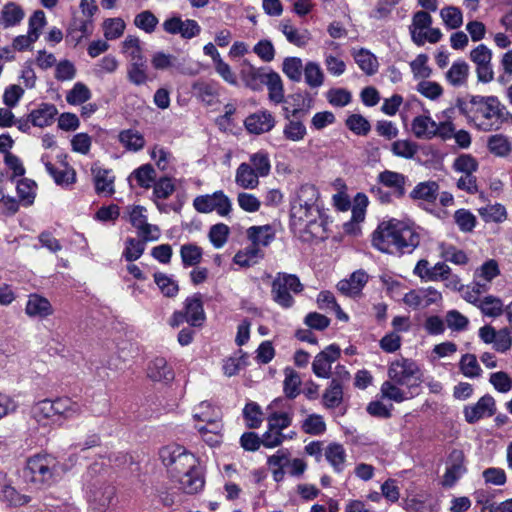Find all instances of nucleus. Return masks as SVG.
<instances>
[{"instance_id": "obj_1", "label": "nucleus", "mask_w": 512, "mask_h": 512, "mask_svg": "<svg viewBox=\"0 0 512 512\" xmlns=\"http://www.w3.org/2000/svg\"><path fill=\"white\" fill-rule=\"evenodd\" d=\"M417 228L408 222L390 219L382 221L372 234V245L388 254H410L420 244Z\"/></svg>"}, {"instance_id": "obj_2", "label": "nucleus", "mask_w": 512, "mask_h": 512, "mask_svg": "<svg viewBox=\"0 0 512 512\" xmlns=\"http://www.w3.org/2000/svg\"><path fill=\"white\" fill-rule=\"evenodd\" d=\"M456 106L467 121L480 131L499 130L505 122V106L496 96L472 95L469 100L458 99Z\"/></svg>"}, {"instance_id": "obj_3", "label": "nucleus", "mask_w": 512, "mask_h": 512, "mask_svg": "<svg viewBox=\"0 0 512 512\" xmlns=\"http://www.w3.org/2000/svg\"><path fill=\"white\" fill-rule=\"evenodd\" d=\"M291 219L294 225L302 226L312 231L321 218L319 192L312 184H303L291 199Z\"/></svg>"}, {"instance_id": "obj_4", "label": "nucleus", "mask_w": 512, "mask_h": 512, "mask_svg": "<svg viewBox=\"0 0 512 512\" xmlns=\"http://www.w3.org/2000/svg\"><path fill=\"white\" fill-rule=\"evenodd\" d=\"M57 465V460L51 455L30 457L22 472L23 479L37 488L50 486L56 481Z\"/></svg>"}, {"instance_id": "obj_5", "label": "nucleus", "mask_w": 512, "mask_h": 512, "mask_svg": "<svg viewBox=\"0 0 512 512\" xmlns=\"http://www.w3.org/2000/svg\"><path fill=\"white\" fill-rule=\"evenodd\" d=\"M159 456L174 480L193 471L197 466L196 457L179 445H168L160 449Z\"/></svg>"}, {"instance_id": "obj_6", "label": "nucleus", "mask_w": 512, "mask_h": 512, "mask_svg": "<svg viewBox=\"0 0 512 512\" xmlns=\"http://www.w3.org/2000/svg\"><path fill=\"white\" fill-rule=\"evenodd\" d=\"M303 289L304 286L297 275L278 272L271 284V296L276 304L288 309L294 305L292 293H301Z\"/></svg>"}, {"instance_id": "obj_7", "label": "nucleus", "mask_w": 512, "mask_h": 512, "mask_svg": "<svg viewBox=\"0 0 512 512\" xmlns=\"http://www.w3.org/2000/svg\"><path fill=\"white\" fill-rule=\"evenodd\" d=\"M193 206L200 213L216 211L220 216H227L232 210L231 200L222 190L197 196L193 200Z\"/></svg>"}, {"instance_id": "obj_8", "label": "nucleus", "mask_w": 512, "mask_h": 512, "mask_svg": "<svg viewBox=\"0 0 512 512\" xmlns=\"http://www.w3.org/2000/svg\"><path fill=\"white\" fill-rule=\"evenodd\" d=\"M442 300V294L433 287L413 289L403 296V303L414 309H425Z\"/></svg>"}, {"instance_id": "obj_9", "label": "nucleus", "mask_w": 512, "mask_h": 512, "mask_svg": "<svg viewBox=\"0 0 512 512\" xmlns=\"http://www.w3.org/2000/svg\"><path fill=\"white\" fill-rule=\"evenodd\" d=\"M419 372L420 368L414 360L401 357L391 362L387 373L389 379L400 385H408Z\"/></svg>"}, {"instance_id": "obj_10", "label": "nucleus", "mask_w": 512, "mask_h": 512, "mask_svg": "<svg viewBox=\"0 0 512 512\" xmlns=\"http://www.w3.org/2000/svg\"><path fill=\"white\" fill-rule=\"evenodd\" d=\"M162 26L166 33L172 35L179 34L185 39L194 38L201 32V27L197 21L193 19L182 20L179 16H173L166 19Z\"/></svg>"}, {"instance_id": "obj_11", "label": "nucleus", "mask_w": 512, "mask_h": 512, "mask_svg": "<svg viewBox=\"0 0 512 512\" xmlns=\"http://www.w3.org/2000/svg\"><path fill=\"white\" fill-rule=\"evenodd\" d=\"M94 31V19H83L79 16H73L66 33V41L77 46L84 40H87Z\"/></svg>"}, {"instance_id": "obj_12", "label": "nucleus", "mask_w": 512, "mask_h": 512, "mask_svg": "<svg viewBox=\"0 0 512 512\" xmlns=\"http://www.w3.org/2000/svg\"><path fill=\"white\" fill-rule=\"evenodd\" d=\"M495 412V400L489 394L482 396L475 404L466 406L463 411L465 420L469 424H474L485 417H491Z\"/></svg>"}, {"instance_id": "obj_13", "label": "nucleus", "mask_w": 512, "mask_h": 512, "mask_svg": "<svg viewBox=\"0 0 512 512\" xmlns=\"http://www.w3.org/2000/svg\"><path fill=\"white\" fill-rule=\"evenodd\" d=\"M340 348L335 344L329 345L325 350L318 353L312 363V371L319 378H329L331 365L340 357Z\"/></svg>"}, {"instance_id": "obj_14", "label": "nucleus", "mask_w": 512, "mask_h": 512, "mask_svg": "<svg viewBox=\"0 0 512 512\" xmlns=\"http://www.w3.org/2000/svg\"><path fill=\"white\" fill-rule=\"evenodd\" d=\"M407 182V176L391 170H384L377 176V183L388 188L396 199H401L405 196Z\"/></svg>"}, {"instance_id": "obj_15", "label": "nucleus", "mask_w": 512, "mask_h": 512, "mask_svg": "<svg viewBox=\"0 0 512 512\" xmlns=\"http://www.w3.org/2000/svg\"><path fill=\"white\" fill-rule=\"evenodd\" d=\"M245 128L252 134H263L275 126V118L268 110H261L249 115L244 121Z\"/></svg>"}, {"instance_id": "obj_16", "label": "nucleus", "mask_w": 512, "mask_h": 512, "mask_svg": "<svg viewBox=\"0 0 512 512\" xmlns=\"http://www.w3.org/2000/svg\"><path fill=\"white\" fill-rule=\"evenodd\" d=\"M184 314L186 316V322L191 326L200 327L203 325L206 315L201 294L196 293L186 298L184 302Z\"/></svg>"}, {"instance_id": "obj_17", "label": "nucleus", "mask_w": 512, "mask_h": 512, "mask_svg": "<svg viewBox=\"0 0 512 512\" xmlns=\"http://www.w3.org/2000/svg\"><path fill=\"white\" fill-rule=\"evenodd\" d=\"M465 472L464 456L461 451L454 450L450 454V461L443 476L442 485L452 487Z\"/></svg>"}, {"instance_id": "obj_18", "label": "nucleus", "mask_w": 512, "mask_h": 512, "mask_svg": "<svg viewBox=\"0 0 512 512\" xmlns=\"http://www.w3.org/2000/svg\"><path fill=\"white\" fill-rule=\"evenodd\" d=\"M58 110L54 104L41 103L29 112L34 127L44 128L54 123Z\"/></svg>"}, {"instance_id": "obj_19", "label": "nucleus", "mask_w": 512, "mask_h": 512, "mask_svg": "<svg viewBox=\"0 0 512 512\" xmlns=\"http://www.w3.org/2000/svg\"><path fill=\"white\" fill-rule=\"evenodd\" d=\"M193 418L199 422L198 424L204 423L206 426L222 423L221 410L208 401H202L194 408Z\"/></svg>"}, {"instance_id": "obj_20", "label": "nucleus", "mask_w": 512, "mask_h": 512, "mask_svg": "<svg viewBox=\"0 0 512 512\" xmlns=\"http://www.w3.org/2000/svg\"><path fill=\"white\" fill-rule=\"evenodd\" d=\"M259 176L246 162H242L235 170V184L243 190H254L260 185Z\"/></svg>"}, {"instance_id": "obj_21", "label": "nucleus", "mask_w": 512, "mask_h": 512, "mask_svg": "<svg viewBox=\"0 0 512 512\" xmlns=\"http://www.w3.org/2000/svg\"><path fill=\"white\" fill-rule=\"evenodd\" d=\"M411 130L418 139L430 140L437 136V123L428 115L416 116L411 124Z\"/></svg>"}, {"instance_id": "obj_22", "label": "nucleus", "mask_w": 512, "mask_h": 512, "mask_svg": "<svg viewBox=\"0 0 512 512\" xmlns=\"http://www.w3.org/2000/svg\"><path fill=\"white\" fill-rule=\"evenodd\" d=\"M367 280L368 275L364 271L358 270L353 272L348 279L339 281L337 288L344 295L355 296L361 292Z\"/></svg>"}, {"instance_id": "obj_23", "label": "nucleus", "mask_w": 512, "mask_h": 512, "mask_svg": "<svg viewBox=\"0 0 512 512\" xmlns=\"http://www.w3.org/2000/svg\"><path fill=\"white\" fill-rule=\"evenodd\" d=\"M25 17L23 8L15 2H7L0 10V26L4 29L19 25Z\"/></svg>"}, {"instance_id": "obj_24", "label": "nucleus", "mask_w": 512, "mask_h": 512, "mask_svg": "<svg viewBox=\"0 0 512 512\" xmlns=\"http://www.w3.org/2000/svg\"><path fill=\"white\" fill-rule=\"evenodd\" d=\"M439 196V184L435 181H424L418 183L410 192L409 197L420 200L427 204H434Z\"/></svg>"}, {"instance_id": "obj_25", "label": "nucleus", "mask_w": 512, "mask_h": 512, "mask_svg": "<svg viewBox=\"0 0 512 512\" xmlns=\"http://www.w3.org/2000/svg\"><path fill=\"white\" fill-rule=\"evenodd\" d=\"M147 375L153 381H171L174 378V371L165 358L156 357L150 361Z\"/></svg>"}, {"instance_id": "obj_26", "label": "nucleus", "mask_w": 512, "mask_h": 512, "mask_svg": "<svg viewBox=\"0 0 512 512\" xmlns=\"http://www.w3.org/2000/svg\"><path fill=\"white\" fill-rule=\"evenodd\" d=\"M324 456L334 472L341 473L344 471L347 454L343 445L335 442L328 444L324 449Z\"/></svg>"}, {"instance_id": "obj_27", "label": "nucleus", "mask_w": 512, "mask_h": 512, "mask_svg": "<svg viewBox=\"0 0 512 512\" xmlns=\"http://www.w3.org/2000/svg\"><path fill=\"white\" fill-rule=\"evenodd\" d=\"M25 312L30 317L45 318L53 314V308L46 298L32 294L27 301Z\"/></svg>"}, {"instance_id": "obj_28", "label": "nucleus", "mask_w": 512, "mask_h": 512, "mask_svg": "<svg viewBox=\"0 0 512 512\" xmlns=\"http://www.w3.org/2000/svg\"><path fill=\"white\" fill-rule=\"evenodd\" d=\"M153 193L152 200L156 204L159 211H164V205L159 200L168 199L175 191V185L171 177H160L156 179L152 185Z\"/></svg>"}, {"instance_id": "obj_29", "label": "nucleus", "mask_w": 512, "mask_h": 512, "mask_svg": "<svg viewBox=\"0 0 512 512\" xmlns=\"http://www.w3.org/2000/svg\"><path fill=\"white\" fill-rule=\"evenodd\" d=\"M280 30L289 43L298 47L306 46L311 39L310 32L307 29H297L290 20H283L280 23Z\"/></svg>"}, {"instance_id": "obj_30", "label": "nucleus", "mask_w": 512, "mask_h": 512, "mask_svg": "<svg viewBox=\"0 0 512 512\" xmlns=\"http://www.w3.org/2000/svg\"><path fill=\"white\" fill-rule=\"evenodd\" d=\"M176 481L179 483V489L187 494H195L204 487V478L198 466L193 471L180 476Z\"/></svg>"}, {"instance_id": "obj_31", "label": "nucleus", "mask_w": 512, "mask_h": 512, "mask_svg": "<svg viewBox=\"0 0 512 512\" xmlns=\"http://www.w3.org/2000/svg\"><path fill=\"white\" fill-rule=\"evenodd\" d=\"M56 419H74L82 413L81 405L70 398H58L52 401Z\"/></svg>"}, {"instance_id": "obj_32", "label": "nucleus", "mask_w": 512, "mask_h": 512, "mask_svg": "<svg viewBox=\"0 0 512 512\" xmlns=\"http://www.w3.org/2000/svg\"><path fill=\"white\" fill-rule=\"evenodd\" d=\"M31 415L36 422L43 426L56 421L55 410L52 401L49 399H44L34 404L31 408Z\"/></svg>"}, {"instance_id": "obj_33", "label": "nucleus", "mask_w": 512, "mask_h": 512, "mask_svg": "<svg viewBox=\"0 0 512 512\" xmlns=\"http://www.w3.org/2000/svg\"><path fill=\"white\" fill-rule=\"evenodd\" d=\"M352 56L359 68L367 75H374L378 71L379 63L374 54L369 50L361 48L353 50Z\"/></svg>"}, {"instance_id": "obj_34", "label": "nucleus", "mask_w": 512, "mask_h": 512, "mask_svg": "<svg viewBox=\"0 0 512 512\" xmlns=\"http://www.w3.org/2000/svg\"><path fill=\"white\" fill-rule=\"evenodd\" d=\"M247 237L252 245L268 246L275 238V233L270 225L252 226L247 230Z\"/></svg>"}, {"instance_id": "obj_35", "label": "nucleus", "mask_w": 512, "mask_h": 512, "mask_svg": "<svg viewBox=\"0 0 512 512\" xmlns=\"http://www.w3.org/2000/svg\"><path fill=\"white\" fill-rule=\"evenodd\" d=\"M42 161L45 165L46 171L54 179L55 183L60 186H68L76 181V172L72 167L65 166L64 170H58L49 161H45V157H42Z\"/></svg>"}, {"instance_id": "obj_36", "label": "nucleus", "mask_w": 512, "mask_h": 512, "mask_svg": "<svg viewBox=\"0 0 512 512\" xmlns=\"http://www.w3.org/2000/svg\"><path fill=\"white\" fill-rule=\"evenodd\" d=\"M469 76V65L463 61H455L446 72V80L454 87L465 85Z\"/></svg>"}, {"instance_id": "obj_37", "label": "nucleus", "mask_w": 512, "mask_h": 512, "mask_svg": "<svg viewBox=\"0 0 512 512\" xmlns=\"http://www.w3.org/2000/svg\"><path fill=\"white\" fill-rule=\"evenodd\" d=\"M263 257V251L259 247H256V245L251 244L245 249L238 251L233 261L241 267H250L257 264Z\"/></svg>"}, {"instance_id": "obj_38", "label": "nucleus", "mask_w": 512, "mask_h": 512, "mask_svg": "<svg viewBox=\"0 0 512 512\" xmlns=\"http://www.w3.org/2000/svg\"><path fill=\"white\" fill-rule=\"evenodd\" d=\"M259 176L267 177L271 172V161L267 151L259 150L249 155L246 162Z\"/></svg>"}, {"instance_id": "obj_39", "label": "nucleus", "mask_w": 512, "mask_h": 512, "mask_svg": "<svg viewBox=\"0 0 512 512\" xmlns=\"http://www.w3.org/2000/svg\"><path fill=\"white\" fill-rule=\"evenodd\" d=\"M264 84L269 91V100L279 104L284 100V87L280 75L277 72L269 71L265 76Z\"/></svg>"}, {"instance_id": "obj_40", "label": "nucleus", "mask_w": 512, "mask_h": 512, "mask_svg": "<svg viewBox=\"0 0 512 512\" xmlns=\"http://www.w3.org/2000/svg\"><path fill=\"white\" fill-rule=\"evenodd\" d=\"M114 179L111 171L98 169L95 171L94 184L98 194L112 195L114 193Z\"/></svg>"}, {"instance_id": "obj_41", "label": "nucleus", "mask_w": 512, "mask_h": 512, "mask_svg": "<svg viewBox=\"0 0 512 512\" xmlns=\"http://www.w3.org/2000/svg\"><path fill=\"white\" fill-rule=\"evenodd\" d=\"M283 391L287 398L294 399L300 394L301 378L298 372L292 368L284 370Z\"/></svg>"}, {"instance_id": "obj_42", "label": "nucleus", "mask_w": 512, "mask_h": 512, "mask_svg": "<svg viewBox=\"0 0 512 512\" xmlns=\"http://www.w3.org/2000/svg\"><path fill=\"white\" fill-rule=\"evenodd\" d=\"M120 143L129 151L137 152L145 146L144 136L137 130L127 129L119 134Z\"/></svg>"}, {"instance_id": "obj_43", "label": "nucleus", "mask_w": 512, "mask_h": 512, "mask_svg": "<svg viewBox=\"0 0 512 512\" xmlns=\"http://www.w3.org/2000/svg\"><path fill=\"white\" fill-rule=\"evenodd\" d=\"M400 386V384L388 378V380L382 383L380 388L382 397L397 403H401L409 399V393L406 390L400 388Z\"/></svg>"}, {"instance_id": "obj_44", "label": "nucleus", "mask_w": 512, "mask_h": 512, "mask_svg": "<svg viewBox=\"0 0 512 512\" xmlns=\"http://www.w3.org/2000/svg\"><path fill=\"white\" fill-rule=\"evenodd\" d=\"M144 189H150L156 181V170L151 164H143L135 169L131 176Z\"/></svg>"}, {"instance_id": "obj_45", "label": "nucleus", "mask_w": 512, "mask_h": 512, "mask_svg": "<svg viewBox=\"0 0 512 512\" xmlns=\"http://www.w3.org/2000/svg\"><path fill=\"white\" fill-rule=\"evenodd\" d=\"M180 256L184 267H194L202 261V249L193 243L184 244L180 247Z\"/></svg>"}, {"instance_id": "obj_46", "label": "nucleus", "mask_w": 512, "mask_h": 512, "mask_svg": "<svg viewBox=\"0 0 512 512\" xmlns=\"http://www.w3.org/2000/svg\"><path fill=\"white\" fill-rule=\"evenodd\" d=\"M303 75L310 88H318L324 83V73L317 62L309 61L304 66Z\"/></svg>"}, {"instance_id": "obj_47", "label": "nucleus", "mask_w": 512, "mask_h": 512, "mask_svg": "<svg viewBox=\"0 0 512 512\" xmlns=\"http://www.w3.org/2000/svg\"><path fill=\"white\" fill-rule=\"evenodd\" d=\"M478 213L481 216V218L487 223H502L507 218L506 208L499 203L481 207L478 209Z\"/></svg>"}, {"instance_id": "obj_48", "label": "nucleus", "mask_w": 512, "mask_h": 512, "mask_svg": "<svg viewBox=\"0 0 512 512\" xmlns=\"http://www.w3.org/2000/svg\"><path fill=\"white\" fill-rule=\"evenodd\" d=\"M343 390V386L336 382H330L322 396L323 405L329 409L340 406L343 401Z\"/></svg>"}, {"instance_id": "obj_49", "label": "nucleus", "mask_w": 512, "mask_h": 512, "mask_svg": "<svg viewBox=\"0 0 512 512\" xmlns=\"http://www.w3.org/2000/svg\"><path fill=\"white\" fill-rule=\"evenodd\" d=\"M304 66L302 60L298 57H286L282 63V71L288 79L293 82H300L303 75Z\"/></svg>"}, {"instance_id": "obj_50", "label": "nucleus", "mask_w": 512, "mask_h": 512, "mask_svg": "<svg viewBox=\"0 0 512 512\" xmlns=\"http://www.w3.org/2000/svg\"><path fill=\"white\" fill-rule=\"evenodd\" d=\"M195 428L201 435L202 439L210 446H216L221 442V432L223 430L222 423L206 426L196 424Z\"/></svg>"}, {"instance_id": "obj_51", "label": "nucleus", "mask_w": 512, "mask_h": 512, "mask_svg": "<svg viewBox=\"0 0 512 512\" xmlns=\"http://www.w3.org/2000/svg\"><path fill=\"white\" fill-rule=\"evenodd\" d=\"M439 249L441 257L447 262L456 265H465L468 262L466 253L451 244L441 243Z\"/></svg>"}, {"instance_id": "obj_52", "label": "nucleus", "mask_w": 512, "mask_h": 512, "mask_svg": "<svg viewBox=\"0 0 512 512\" xmlns=\"http://www.w3.org/2000/svg\"><path fill=\"white\" fill-rule=\"evenodd\" d=\"M92 96L88 86L82 82L74 84L71 90L66 94V101L70 105H81L87 102Z\"/></svg>"}, {"instance_id": "obj_53", "label": "nucleus", "mask_w": 512, "mask_h": 512, "mask_svg": "<svg viewBox=\"0 0 512 512\" xmlns=\"http://www.w3.org/2000/svg\"><path fill=\"white\" fill-rule=\"evenodd\" d=\"M418 148L417 143L408 139L397 140L391 144L392 153L405 159H412L417 154Z\"/></svg>"}, {"instance_id": "obj_54", "label": "nucleus", "mask_w": 512, "mask_h": 512, "mask_svg": "<svg viewBox=\"0 0 512 512\" xmlns=\"http://www.w3.org/2000/svg\"><path fill=\"white\" fill-rule=\"evenodd\" d=\"M459 368L462 374L467 378H477L481 376L482 369L474 354H464L459 362Z\"/></svg>"}, {"instance_id": "obj_55", "label": "nucleus", "mask_w": 512, "mask_h": 512, "mask_svg": "<svg viewBox=\"0 0 512 512\" xmlns=\"http://www.w3.org/2000/svg\"><path fill=\"white\" fill-rule=\"evenodd\" d=\"M481 312L488 317H498L504 311V305L500 298L494 296H486L478 305Z\"/></svg>"}, {"instance_id": "obj_56", "label": "nucleus", "mask_w": 512, "mask_h": 512, "mask_svg": "<svg viewBox=\"0 0 512 512\" xmlns=\"http://www.w3.org/2000/svg\"><path fill=\"white\" fill-rule=\"evenodd\" d=\"M489 151L497 156H506L511 151V143L507 136L495 134L488 138Z\"/></svg>"}, {"instance_id": "obj_57", "label": "nucleus", "mask_w": 512, "mask_h": 512, "mask_svg": "<svg viewBox=\"0 0 512 512\" xmlns=\"http://www.w3.org/2000/svg\"><path fill=\"white\" fill-rule=\"evenodd\" d=\"M154 281L162 294L166 297H175L179 292V286L177 282L164 273H154Z\"/></svg>"}, {"instance_id": "obj_58", "label": "nucleus", "mask_w": 512, "mask_h": 512, "mask_svg": "<svg viewBox=\"0 0 512 512\" xmlns=\"http://www.w3.org/2000/svg\"><path fill=\"white\" fill-rule=\"evenodd\" d=\"M0 500L12 506H22L30 501V497L20 494L14 487L4 485L0 489Z\"/></svg>"}, {"instance_id": "obj_59", "label": "nucleus", "mask_w": 512, "mask_h": 512, "mask_svg": "<svg viewBox=\"0 0 512 512\" xmlns=\"http://www.w3.org/2000/svg\"><path fill=\"white\" fill-rule=\"evenodd\" d=\"M454 221L460 231L464 233L472 232L476 226V217L467 209H458L454 213Z\"/></svg>"}, {"instance_id": "obj_60", "label": "nucleus", "mask_w": 512, "mask_h": 512, "mask_svg": "<svg viewBox=\"0 0 512 512\" xmlns=\"http://www.w3.org/2000/svg\"><path fill=\"white\" fill-rule=\"evenodd\" d=\"M125 27L121 18H108L103 22L104 37L107 40L117 39L123 35Z\"/></svg>"}, {"instance_id": "obj_61", "label": "nucleus", "mask_w": 512, "mask_h": 512, "mask_svg": "<svg viewBox=\"0 0 512 512\" xmlns=\"http://www.w3.org/2000/svg\"><path fill=\"white\" fill-rule=\"evenodd\" d=\"M36 183L30 179H21L17 183V194L19 199L28 206L34 202Z\"/></svg>"}, {"instance_id": "obj_62", "label": "nucleus", "mask_w": 512, "mask_h": 512, "mask_svg": "<svg viewBox=\"0 0 512 512\" xmlns=\"http://www.w3.org/2000/svg\"><path fill=\"white\" fill-rule=\"evenodd\" d=\"M440 16L445 25L450 29L459 28L463 23L461 10L454 6H448L441 9Z\"/></svg>"}, {"instance_id": "obj_63", "label": "nucleus", "mask_w": 512, "mask_h": 512, "mask_svg": "<svg viewBox=\"0 0 512 512\" xmlns=\"http://www.w3.org/2000/svg\"><path fill=\"white\" fill-rule=\"evenodd\" d=\"M158 22V18L149 10L140 12L134 18L135 26L146 33L154 32Z\"/></svg>"}, {"instance_id": "obj_64", "label": "nucleus", "mask_w": 512, "mask_h": 512, "mask_svg": "<svg viewBox=\"0 0 512 512\" xmlns=\"http://www.w3.org/2000/svg\"><path fill=\"white\" fill-rule=\"evenodd\" d=\"M453 168L455 171L464 174H474L478 169V163L474 157L469 154H462L454 161Z\"/></svg>"}]
</instances>
